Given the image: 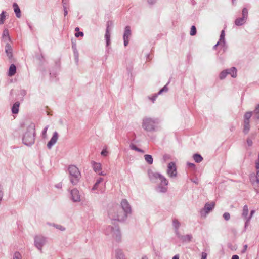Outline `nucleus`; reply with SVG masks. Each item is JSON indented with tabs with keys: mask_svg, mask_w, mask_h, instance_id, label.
<instances>
[{
	"mask_svg": "<svg viewBox=\"0 0 259 259\" xmlns=\"http://www.w3.org/2000/svg\"><path fill=\"white\" fill-rule=\"evenodd\" d=\"M5 12L3 11L0 14V24H3L5 20Z\"/></svg>",
	"mask_w": 259,
	"mask_h": 259,
	"instance_id": "obj_36",
	"label": "nucleus"
},
{
	"mask_svg": "<svg viewBox=\"0 0 259 259\" xmlns=\"http://www.w3.org/2000/svg\"><path fill=\"white\" fill-rule=\"evenodd\" d=\"M223 217L225 220L228 221L230 218V215L228 212H225L223 214Z\"/></svg>",
	"mask_w": 259,
	"mask_h": 259,
	"instance_id": "obj_44",
	"label": "nucleus"
},
{
	"mask_svg": "<svg viewBox=\"0 0 259 259\" xmlns=\"http://www.w3.org/2000/svg\"><path fill=\"white\" fill-rule=\"evenodd\" d=\"M227 70L230 72L229 74H230L232 77L235 78L237 76V69L235 67H233Z\"/></svg>",
	"mask_w": 259,
	"mask_h": 259,
	"instance_id": "obj_26",
	"label": "nucleus"
},
{
	"mask_svg": "<svg viewBox=\"0 0 259 259\" xmlns=\"http://www.w3.org/2000/svg\"><path fill=\"white\" fill-rule=\"evenodd\" d=\"M219 45H220V42L219 41H218L217 44H215L214 46H213V49H215Z\"/></svg>",
	"mask_w": 259,
	"mask_h": 259,
	"instance_id": "obj_61",
	"label": "nucleus"
},
{
	"mask_svg": "<svg viewBox=\"0 0 259 259\" xmlns=\"http://www.w3.org/2000/svg\"><path fill=\"white\" fill-rule=\"evenodd\" d=\"M58 139V134L57 132H55L53 133V136L51 140L48 142L47 144V148L49 149H51L53 145H54L57 142Z\"/></svg>",
	"mask_w": 259,
	"mask_h": 259,
	"instance_id": "obj_12",
	"label": "nucleus"
},
{
	"mask_svg": "<svg viewBox=\"0 0 259 259\" xmlns=\"http://www.w3.org/2000/svg\"><path fill=\"white\" fill-rule=\"evenodd\" d=\"M215 206V203L211 202V203H206L205 204L204 208L201 210L200 213L202 215H206L211 210H212Z\"/></svg>",
	"mask_w": 259,
	"mask_h": 259,
	"instance_id": "obj_8",
	"label": "nucleus"
},
{
	"mask_svg": "<svg viewBox=\"0 0 259 259\" xmlns=\"http://www.w3.org/2000/svg\"><path fill=\"white\" fill-rule=\"evenodd\" d=\"M177 237L183 242H190L192 236L191 235L187 234L186 235H181L179 232L177 234Z\"/></svg>",
	"mask_w": 259,
	"mask_h": 259,
	"instance_id": "obj_18",
	"label": "nucleus"
},
{
	"mask_svg": "<svg viewBox=\"0 0 259 259\" xmlns=\"http://www.w3.org/2000/svg\"><path fill=\"white\" fill-rule=\"evenodd\" d=\"M229 73L230 72L228 71V70H226L225 71L221 72V73L220 74V78L221 79H224L226 77L227 75L229 74Z\"/></svg>",
	"mask_w": 259,
	"mask_h": 259,
	"instance_id": "obj_34",
	"label": "nucleus"
},
{
	"mask_svg": "<svg viewBox=\"0 0 259 259\" xmlns=\"http://www.w3.org/2000/svg\"><path fill=\"white\" fill-rule=\"evenodd\" d=\"M75 48H76V45H75V44H73V45H72V49H73V50H74V49Z\"/></svg>",
	"mask_w": 259,
	"mask_h": 259,
	"instance_id": "obj_62",
	"label": "nucleus"
},
{
	"mask_svg": "<svg viewBox=\"0 0 259 259\" xmlns=\"http://www.w3.org/2000/svg\"><path fill=\"white\" fill-rule=\"evenodd\" d=\"M2 37L4 40L6 42L10 40V37L9 34V31L7 29H5L4 30Z\"/></svg>",
	"mask_w": 259,
	"mask_h": 259,
	"instance_id": "obj_22",
	"label": "nucleus"
},
{
	"mask_svg": "<svg viewBox=\"0 0 259 259\" xmlns=\"http://www.w3.org/2000/svg\"><path fill=\"white\" fill-rule=\"evenodd\" d=\"M55 227H56L57 229H58L61 231H64L65 230V228L63 227V226H61V225H55V224H54L53 225Z\"/></svg>",
	"mask_w": 259,
	"mask_h": 259,
	"instance_id": "obj_45",
	"label": "nucleus"
},
{
	"mask_svg": "<svg viewBox=\"0 0 259 259\" xmlns=\"http://www.w3.org/2000/svg\"><path fill=\"white\" fill-rule=\"evenodd\" d=\"M172 223H173V226L176 229V233L177 234V233H179L178 229L180 226V223L179 222V221L176 219H175L173 220Z\"/></svg>",
	"mask_w": 259,
	"mask_h": 259,
	"instance_id": "obj_29",
	"label": "nucleus"
},
{
	"mask_svg": "<svg viewBox=\"0 0 259 259\" xmlns=\"http://www.w3.org/2000/svg\"><path fill=\"white\" fill-rule=\"evenodd\" d=\"M256 181L259 184V169L256 172Z\"/></svg>",
	"mask_w": 259,
	"mask_h": 259,
	"instance_id": "obj_53",
	"label": "nucleus"
},
{
	"mask_svg": "<svg viewBox=\"0 0 259 259\" xmlns=\"http://www.w3.org/2000/svg\"><path fill=\"white\" fill-rule=\"evenodd\" d=\"M158 95H157V94H155V95H153L152 97H149V99L150 100H151L152 101V102L153 103L154 102V101L155 100V99L157 98Z\"/></svg>",
	"mask_w": 259,
	"mask_h": 259,
	"instance_id": "obj_47",
	"label": "nucleus"
},
{
	"mask_svg": "<svg viewBox=\"0 0 259 259\" xmlns=\"http://www.w3.org/2000/svg\"><path fill=\"white\" fill-rule=\"evenodd\" d=\"M158 122V119L145 117L143 119L142 127L148 132L154 131Z\"/></svg>",
	"mask_w": 259,
	"mask_h": 259,
	"instance_id": "obj_4",
	"label": "nucleus"
},
{
	"mask_svg": "<svg viewBox=\"0 0 259 259\" xmlns=\"http://www.w3.org/2000/svg\"><path fill=\"white\" fill-rule=\"evenodd\" d=\"M101 155L104 156H106L107 155L108 151L106 150H103L101 152Z\"/></svg>",
	"mask_w": 259,
	"mask_h": 259,
	"instance_id": "obj_48",
	"label": "nucleus"
},
{
	"mask_svg": "<svg viewBox=\"0 0 259 259\" xmlns=\"http://www.w3.org/2000/svg\"><path fill=\"white\" fill-rule=\"evenodd\" d=\"M103 181V179L102 178H99L95 184H94L93 187L92 188L93 190H97L98 188L99 185Z\"/></svg>",
	"mask_w": 259,
	"mask_h": 259,
	"instance_id": "obj_31",
	"label": "nucleus"
},
{
	"mask_svg": "<svg viewBox=\"0 0 259 259\" xmlns=\"http://www.w3.org/2000/svg\"><path fill=\"white\" fill-rule=\"evenodd\" d=\"M75 36L76 37H78L79 36H83V33L82 32H79L78 33H76L75 34Z\"/></svg>",
	"mask_w": 259,
	"mask_h": 259,
	"instance_id": "obj_50",
	"label": "nucleus"
},
{
	"mask_svg": "<svg viewBox=\"0 0 259 259\" xmlns=\"http://www.w3.org/2000/svg\"><path fill=\"white\" fill-rule=\"evenodd\" d=\"M35 128L34 124H30L24 133L22 141L27 146H31L35 142Z\"/></svg>",
	"mask_w": 259,
	"mask_h": 259,
	"instance_id": "obj_2",
	"label": "nucleus"
},
{
	"mask_svg": "<svg viewBox=\"0 0 259 259\" xmlns=\"http://www.w3.org/2000/svg\"><path fill=\"white\" fill-rule=\"evenodd\" d=\"M250 130V124H243V132L245 134H247Z\"/></svg>",
	"mask_w": 259,
	"mask_h": 259,
	"instance_id": "obj_37",
	"label": "nucleus"
},
{
	"mask_svg": "<svg viewBox=\"0 0 259 259\" xmlns=\"http://www.w3.org/2000/svg\"><path fill=\"white\" fill-rule=\"evenodd\" d=\"M254 213H255L254 210H252L250 211V215L248 216V218L247 221H246L245 222V229H246L247 228V227L249 225V222Z\"/></svg>",
	"mask_w": 259,
	"mask_h": 259,
	"instance_id": "obj_28",
	"label": "nucleus"
},
{
	"mask_svg": "<svg viewBox=\"0 0 259 259\" xmlns=\"http://www.w3.org/2000/svg\"><path fill=\"white\" fill-rule=\"evenodd\" d=\"M168 91V88L166 87V85H165L162 89H161L157 93V95L161 94L163 92H167Z\"/></svg>",
	"mask_w": 259,
	"mask_h": 259,
	"instance_id": "obj_43",
	"label": "nucleus"
},
{
	"mask_svg": "<svg viewBox=\"0 0 259 259\" xmlns=\"http://www.w3.org/2000/svg\"><path fill=\"white\" fill-rule=\"evenodd\" d=\"M252 112H247L244 115V119L249 120L252 116Z\"/></svg>",
	"mask_w": 259,
	"mask_h": 259,
	"instance_id": "obj_39",
	"label": "nucleus"
},
{
	"mask_svg": "<svg viewBox=\"0 0 259 259\" xmlns=\"http://www.w3.org/2000/svg\"><path fill=\"white\" fill-rule=\"evenodd\" d=\"M246 142L248 146H251L252 145L253 142L250 138H247Z\"/></svg>",
	"mask_w": 259,
	"mask_h": 259,
	"instance_id": "obj_46",
	"label": "nucleus"
},
{
	"mask_svg": "<svg viewBox=\"0 0 259 259\" xmlns=\"http://www.w3.org/2000/svg\"><path fill=\"white\" fill-rule=\"evenodd\" d=\"M219 42H220V45L225 44V31L224 30H222L221 33L220 37Z\"/></svg>",
	"mask_w": 259,
	"mask_h": 259,
	"instance_id": "obj_32",
	"label": "nucleus"
},
{
	"mask_svg": "<svg viewBox=\"0 0 259 259\" xmlns=\"http://www.w3.org/2000/svg\"><path fill=\"white\" fill-rule=\"evenodd\" d=\"M79 28H78V27H76V28H75V31H78L79 30Z\"/></svg>",
	"mask_w": 259,
	"mask_h": 259,
	"instance_id": "obj_63",
	"label": "nucleus"
},
{
	"mask_svg": "<svg viewBox=\"0 0 259 259\" xmlns=\"http://www.w3.org/2000/svg\"><path fill=\"white\" fill-rule=\"evenodd\" d=\"M68 0H62V4H63V7H64V6H67V4L68 3Z\"/></svg>",
	"mask_w": 259,
	"mask_h": 259,
	"instance_id": "obj_55",
	"label": "nucleus"
},
{
	"mask_svg": "<svg viewBox=\"0 0 259 259\" xmlns=\"http://www.w3.org/2000/svg\"><path fill=\"white\" fill-rule=\"evenodd\" d=\"M249 210L247 205H245L243 207L242 213V217L244 218V219L247 221L248 217Z\"/></svg>",
	"mask_w": 259,
	"mask_h": 259,
	"instance_id": "obj_19",
	"label": "nucleus"
},
{
	"mask_svg": "<svg viewBox=\"0 0 259 259\" xmlns=\"http://www.w3.org/2000/svg\"><path fill=\"white\" fill-rule=\"evenodd\" d=\"M187 165L190 168H194L195 167V165L193 163L188 162L187 163Z\"/></svg>",
	"mask_w": 259,
	"mask_h": 259,
	"instance_id": "obj_49",
	"label": "nucleus"
},
{
	"mask_svg": "<svg viewBox=\"0 0 259 259\" xmlns=\"http://www.w3.org/2000/svg\"><path fill=\"white\" fill-rule=\"evenodd\" d=\"M148 175L150 180L153 182H157L156 180L157 179L160 180V183L157 187V191L161 193H165L167 191L166 186L168 185V182L164 177L159 173L152 171L149 172Z\"/></svg>",
	"mask_w": 259,
	"mask_h": 259,
	"instance_id": "obj_1",
	"label": "nucleus"
},
{
	"mask_svg": "<svg viewBox=\"0 0 259 259\" xmlns=\"http://www.w3.org/2000/svg\"><path fill=\"white\" fill-rule=\"evenodd\" d=\"M13 259H22L21 254L18 252H15L13 256Z\"/></svg>",
	"mask_w": 259,
	"mask_h": 259,
	"instance_id": "obj_41",
	"label": "nucleus"
},
{
	"mask_svg": "<svg viewBox=\"0 0 259 259\" xmlns=\"http://www.w3.org/2000/svg\"><path fill=\"white\" fill-rule=\"evenodd\" d=\"M247 247H248L247 245H246V244L244 245L243 246V250L241 251V253H244L246 252V250H247Z\"/></svg>",
	"mask_w": 259,
	"mask_h": 259,
	"instance_id": "obj_51",
	"label": "nucleus"
},
{
	"mask_svg": "<svg viewBox=\"0 0 259 259\" xmlns=\"http://www.w3.org/2000/svg\"><path fill=\"white\" fill-rule=\"evenodd\" d=\"M112 25V23L111 22H108L106 30V33L105 34V38L106 41L107 46H109L110 44V29H109V25Z\"/></svg>",
	"mask_w": 259,
	"mask_h": 259,
	"instance_id": "obj_16",
	"label": "nucleus"
},
{
	"mask_svg": "<svg viewBox=\"0 0 259 259\" xmlns=\"http://www.w3.org/2000/svg\"><path fill=\"white\" fill-rule=\"evenodd\" d=\"M70 183L74 186L76 185L81 178V173L79 169L74 165H70L67 169Z\"/></svg>",
	"mask_w": 259,
	"mask_h": 259,
	"instance_id": "obj_3",
	"label": "nucleus"
},
{
	"mask_svg": "<svg viewBox=\"0 0 259 259\" xmlns=\"http://www.w3.org/2000/svg\"><path fill=\"white\" fill-rule=\"evenodd\" d=\"M248 17V10L244 8L242 11V17L237 18L235 21V24L237 26H241L244 24Z\"/></svg>",
	"mask_w": 259,
	"mask_h": 259,
	"instance_id": "obj_7",
	"label": "nucleus"
},
{
	"mask_svg": "<svg viewBox=\"0 0 259 259\" xmlns=\"http://www.w3.org/2000/svg\"><path fill=\"white\" fill-rule=\"evenodd\" d=\"M116 208H118V215H114V218H116L117 220L118 221H124L128 214L122 209L120 207L116 206Z\"/></svg>",
	"mask_w": 259,
	"mask_h": 259,
	"instance_id": "obj_9",
	"label": "nucleus"
},
{
	"mask_svg": "<svg viewBox=\"0 0 259 259\" xmlns=\"http://www.w3.org/2000/svg\"><path fill=\"white\" fill-rule=\"evenodd\" d=\"M142 259H148V258L146 256L143 257Z\"/></svg>",
	"mask_w": 259,
	"mask_h": 259,
	"instance_id": "obj_64",
	"label": "nucleus"
},
{
	"mask_svg": "<svg viewBox=\"0 0 259 259\" xmlns=\"http://www.w3.org/2000/svg\"><path fill=\"white\" fill-rule=\"evenodd\" d=\"M144 158L149 164H152L153 163V158L151 155L146 154L144 155Z\"/></svg>",
	"mask_w": 259,
	"mask_h": 259,
	"instance_id": "obj_30",
	"label": "nucleus"
},
{
	"mask_svg": "<svg viewBox=\"0 0 259 259\" xmlns=\"http://www.w3.org/2000/svg\"><path fill=\"white\" fill-rule=\"evenodd\" d=\"M16 72V67L14 64H11L9 68V75L12 76L15 75Z\"/></svg>",
	"mask_w": 259,
	"mask_h": 259,
	"instance_id": "obj_24",
	"label": "nucleus"
},
{
	"mask_svg": "<svg viewBox=\"0 0 259 259\" xmlns=\"http://www.w3.org/2000/svg\"><path fill=\"white\" fill-rule=\"evenodd\" d=\"M47 241L46 238L41 235H37L34 238V245L40 251Z\"/></svg>",
	"mask_w": 259,
	"mask_h": 259,
	"instance_id": "obj_6",
	"label": "nucleus"
},
{
	"mask_svg": "<svg viewBox=\"0 0 259 259\" xmlns=\"http://www.w3.org/2000/svg\"><path fill=\"white\" fill-rule=\"evenodd\" d=\"M126 213L130 214L131 212V206L126 199H123L121 202V207Z\"/></svg>",
	"mask_w": 259,
	"mask_h": 259,
	"instance_id": "obj_15",
	"label": "nucleus"
},
{
	"mask_svg": "<svg viewBox=\"0 0 259 259\" xmlns=\"http://www.w3.org/2000/svg\"><path fill=\"white\" fill-rule=\"evenodd\" d=\"M5 51L8 57L11 58L12 57V49L9 43H7L6 45Z\"/></svg>",
	"mask_w": 259,
	"mask_h": 259,
	"instance_id": "obj_20",
	"label": "nucleus"
},
{
	"mask_svg": "<svg viewBox=\"0 0 259 259\" xmlns=\"http://www.w3.org/2000/svg\"><path fill=\"white\" fill-rule=\"evenodd\" d=\"M73 53L75 62L76 63H77L79 61V53L76 48L74 49Z\"/></svg>",
	"mask_w": 259,
	"mask_h": 259,
	"instance_id": "obj_33",
	"label": "nucleus"
},
{
	"mask_svg": "<svg viewBox=\"0 0 259 259\" xmlns=\"http://www.w3.org/2000/svg\"><path fill=\"white\" fill-rule=\"evenodd\" d=\"M175 163L170 162L168 165L167 173L170 177H176L177 175Z\"/></svg>",
	"mask_w": 259,
	"mask_h": 259,
	"instance_id": "obj_10",
	"label": "nucleus"
},
{
	"mask_svg": "<svg viewBox=\"0 0 259 259\" xmlns=\"http://www.w3.org/2000/svg\"><path fill=\"white\" fill-rule=\"evenodd\" d=\"M13 6L14 10L16 14V17L17 18H20L21 16V11H20V9L19 8L18 5L16 3H15L13 4Z\"/></svg>",
	"mask_w": 259,
	"mask_h": 259,
	"instance_id": "obj_21",
	"label": "nucleus"
},
{
	"mask_svg": "<svg viewBox=\"0 0 259 259\" xmlns=\"http://www.w3.org/2000/svg\"><path fill=\"white\" fill-rule=\"evenodd\" d=\"M254 113L255 114V117L259 119V104L256 106L254 111Z\"/></svg>",
	"mask_w": 259,
	"mask_h": 259,
	"instance_id": "obj_38",
	"label": "nucleus"
},
{
	"mask_svg": "<svg viewBox=\"0 0 259 259\" xmlns=\"http://www.w3.org/2000/svg\"><path fill=\"white\" fill-rule=\"evenodd\" d=\"M130 147L131 149H132V150H135V151H138V152H142V153L144 152L143 150H142L141 149H139L135 145H134L133 144H131L130 145Z\"/></svg>",
	"mask_w": 259,
	"mask_h": 259,
	"instance_id": "obj_35",
	"label": "nucleus"
},
{
	"mask_svg": "<svg viewBox=\"0 0 259 259\" xmlns=\"http://www.w3.org/2000/svg\"><path fill=\"white\" fill-rule=\"evenodd\" d=\"M20 103L19 102H15L12 108V112L13 114H17L19 112V108Z\"/></svg>",
	"mask_w": 259,
	"mask_h": 259,
	"instance_id": "obj_23",
	"label": "nucleus"
},
{
	"mask_svg": "<svg viewBox=\"0 0 259 259\" xmlns=\"http://www.w3.org/2000/svg\"><path fill=\"white\" fill-rule=\"evenodd\" d=\"M255 168L257 170H259V160H258L257 161H256V162H255Z\"/></svg>",
	"mask_w": 259,
	"mask_h": 259,
	"instance_id": "obj_56",
	"label": "nucleus"
},
{
	"mask_svg": "<svg viewBox=\"0 0 259 259\" xmlns=\"http://www.w3.org/2000/svg\"><path fill=\"white\" fill-rule=\"evenodd\" d=\"M116 259H124L123 252L120 249H117L115 251Z\"/></svg>",
	"mask_w": 259,
	"mask_h": 259,
	"instance_id": "obj_25",
	"label": "nucleus"
},
{
	"mask_svg": "<svg viewBox=\"0 0 259 259\" xmlns=\"http://www.w3.org/2000/svg\"><path fill=\"white\" fill-rule=\"evenodd\" d=\"M105 233L106 235L112 237L116 241H120L121 240V233L118 226H108L105 230Z\"/></svg>",
	"mask_w": 259,
	"mask_h": 259,
	"instance_id": "obj_5",
	"label": "nucleus"
},
{
	"mask_svg": "<svg viewBox=\"0 0 259 259\" xmlns=\"http://www.w3.org/2000/svg\"><path fill=\"white\" fill-rule=\"evenodd\" d=\"M232 259H239V256L237 255H234L232 256Z\"/></svg>",
	"mask_w": 259,
	"mask_h": 259,
	"instance_id": "obj_59",
	"label": "nucleus"
},
{
	"mask_svg": "<svg viewBox=\"0 0 259 259\" xmlns=\"http://www.w3.org/2000/svg\"><path fill=\"white\" fill-rule=\"evenodd\" d=\"M207 253L204 252H203L202 253V257H201V259H206V257H207Z\"/></svg>",
	"mask_w": 259,
	"mask_h": 259,
	"instance_id": "obj_54",
	"label": "nucleus"
},
{
	"mask_svg": "<svg viewBox=\"0 0 259 259\" xmlns=\"http://www.w3.org/2000/svg\"><path fill=\"white\" fill-rule=\"evenodd\" d=\"M93 168L96 172H98L99 175L101 176H105L106 174L101 170L102 165L100 163H97L95 161H92L91 162Z\"/></svg>",
	"mask_w": 259,
	"mask_h": 259,
	"instance_id": "obj_13",
	"label": "nucleus"
},
{
	"mask_svg": "<svg viewBox=\"0 0 259 259\" xmlns=\"http://www.w3.org/2000/svg\"><path fill=\"white\" fill-rule=\"evenodd\" d=\"M49 125L46 126L43 130L42 135L44 138H46L47 137V131L48 129Z\"/></svg>",
	"mask_w": 259,
	"mask_h": 259,
	"instance_id": "obj_42",
	"label": "nucleus"
},
{
	"mask_svg": "<svg viewBox=\"0 0 259 259\" xmlns=\"http://www.w3.org/2000/svg\"><path fill=\"white\" fill-rule=\"evenodd\" d=\"M190 34L192 36H194L196 34V28L195 26L191 27Z\"/></svg>",
	"mask_w": 259,
	"mask_h": 259,
	"instance_id": "obj_40",
	"label": "nucleus"
},
{
	"mask_svg": "<svg viewBox=\"0 0 259 259\" xmlns=\"http://www.w3.org/2000/svg\"><path fill=\"white\" fill-rule=\"evenodd\" d=\"M109 218L113 220H117L116 218H114V215H118V208L116 206L110 208L108 211Z\"/></svg>",
	"mask_w": 259,
	"mask_h": 259,
	"instance_id": "obj_17",
	"label": "nucleus"
},
{
	"mask_svg": "<svg viewBox=\"0 0 259 259\" xmlns=\"http://www.w3.org/2000/svg\"><path fill=\"white\" fill-rule=\"evenodd\" d=\"M71 198L74 202H79L80 201V196L79 191L75 188L72 189L70 192Z\"/></svg>",
	"mask_w": 259,
	"mask_h": 259,
	"instance_id": "obj_11",
	"label": "nucleus"
},
{
	"mask_svg": "<svg viewBox=\"0 0 259 259\" xmlns=\"http://www.w3.org/2000/svg\"><path fill=\"white\" fill-rule=\"evenodd\" d=\"M131 35V28L129 26H127L125 28L124 33L123 35L124 45L126 46L128 44V38Z\"/></svg>",
	"mask_w": 259,
	"mask_h": 259,
	"instance_id": "obj_14",
	"label": "nucleus"
},
{
	"mask_svg": "<svg viewBox=\"0 0 259 259\" xmlns=\"http://www.w3.org/2000/svg\"><path fill=\"white\" fill-rule=\"evenodd\" d=\"M63 10H64V16H66L68 14V11L67 10V7L66 6H64Z\"/></svg>",
	"mask_w": 259,
	"mask_h": 259,
	"instance_id": "obj_52",
	"label": "nucleus"
},
{
	"mask_svg": "<svg viewBox=\"0 0 259 259\" xmlns=\"http://www.w3.org/2000/svg\"><path fill=\"white\" fill-rule=\"evenodd\" d=\"M156 0H148V2L150 4H153L155 3Z\"/></svg>",
	"mask_w": 259,
	"mask_h": 259,
	"instance_id": "obj_58",
	"label": "nucleus"
},
{
	"mask_svg": "<svg viewBox=\"0 0 259 259\" xmlns=\"http://www.w3.org/2000/svg\"><path fill=\"white\" fill-rule=\"evenodd\" d=\"M249 120L244 119V124H249Z\"/></svg>",
	"mask_w": 259,
	"mask_h": 259,
	"instance_id": "obj_57",
	"label": "nucleus"
},
{
	"mask_svg": "<svg viewBox=\"0 0 259 259\" xmlns=\"http://www.w3.org/2000/svg\"><path fill=\"white\" fill-rule=\"evenodd\" d=\"M172 259H179V255L178 254H177L175 255Z\"/></svg>",
	"mask_w": 259,
	"mask_h": 259,
	"instance_id": "obj_60",
	"label": "nucleus"
},
{
	"mask_svg": "<svg viewBox=\"0 0 259 259\" xmlns=\"http://www.w3.org/2000/svg\"><path fill=\"white\" fill-rule=\"evenodd\" d=\"M193 158L195 161L197 163H199L203 160L202 157L199 154H195L193 155Z\"/></svg>",
	"mask_w": 259,
	"mask_h": 259,
	"instance_id": "obj_27",
	"label": "nucleus"
}]
</instances>
